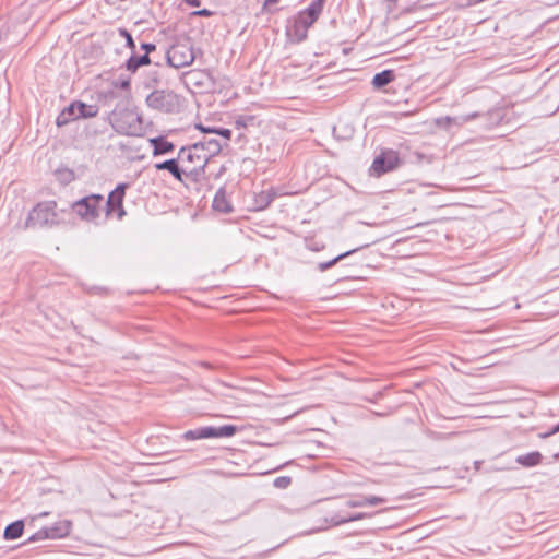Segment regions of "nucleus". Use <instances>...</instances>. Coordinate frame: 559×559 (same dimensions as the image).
<instances>
[{"label":"nucleus","instance_id":"nucleus-39","mask_svg":"<svg viewBox=\"0 0 559 559\" xmlns=\"http://www.w3.org/2000/svg\"><path fill=\"white\" fill-rule=\"evenodd\" d=\"M480 465H481V462H478V461L475 462L476 469H479Z\"/></svg>","mask_w":559,"mask_h":559},{"label":"nucleus","instance_id":"nucleus-35","mask_svg":"<svg viewBox=\"0 0 559 559\" xmlns=\"http://www.w3.org/2000/svg\"><path fill=\"white\" fill-rule=\"evenodd\" d=\"M559 432V424L556 425L554 428H551L549 431L545 432L542 435L543 438H547V437H550L555 433Z\"/></svg>","mask_w":559,"mask_h":559},{"label":"nucleus","instance_id":"nucleus-15","mask_svg":"<svg viewBox=\"0 0 559 559\" xmlns=\"http://www.w3.org/2000/svg\"><path fill=\"white\" fill-rule=\"evenodd\" d=\"M478 117H480V112H477V111L467 114V115L455 116V117L447 116V117L438 119L437 123L439 126L454 124V126L461 127Z\"/></svg>","mask_w":559,"mask_h":559},{"label":"nucleus","instance_id":"nucleus-14","mask_svg":"<svg viewBox=\"0 0 559 559\" xmlns=\"http://www.w3.org/2000/svg\"><path fill=\"white\" fill-rule=\"evenodd\" d=\"M368 516H369V514L362 513V512L354 513V514H347V515H342L340 513H336V514L331 515L330 518H325L324 522L329 526H338V525H342V524H345V523H348V522H355V521L364 520V519H366Z\"/></svg>","mask_w":559,"mask_h":559},{"label":"nucleus","instance_id":"nucleus-22","mask_svg":"<svg viewBox=\"0 0 559 559\" xmlns=\"http://www.w3.org/2000/svg\"><path fill=\"white\" fill-rule=\"evenodd\" d=\"M151 62L147 53L142 56L132 55L126 62L128 71L135 72L141 66L148 64Z\"/></svg>","mask_w":559,"mask_h":559},{"label":"nucleus","instance_id":"nucleus-19","mask_svg":"<svg viewBox=\"0 0 559 559\" xmlns=\"http://www.w3.org/2000/svg\"><path fill=\"white\" fill-rule=\"evenodd\" d=\"M24 530V523L22 520H17L9 524L3 533V537L7 540H13L22 536Z\"/></svg>","mask_w":559,"mask_h":559},{"label":"nucleus","instance_id":"nucleus-9","mask_svg":"<svg viewBox=\"0 0 559 559\" xmlns=\"http://www.w3.org/2000/svg\"><path fill=\"white\" fill-rule=\"evenodd\" d=\"M71 532V522L62 520L53 523L51 526L43 527L29 538V543L39 542L44 539H58L66 537Z\"/></svg>","mask_w":559,"mask_h":559},{"label":"nucleus","instance_id":"nucleus-29","mask_svg":"<svg viewBox=\"0 0 559 559\" xmlns=\"http://www.w3.org/2000/svg\"><path fill=\"white\" fill-rule=\"evenodd\" d=\"M253 120H254L253 116H239L236 119L235 124L237 126V128L247 127L248 123H252Z\"/></svg>","mask_w":559,"mask_h":559},{"label":"nucleus","instance_id":"nucleus-40","mask_svg":"<svg viewBox=\"0 0 559 559\" xmlns=\"http://www.w3.org/2000/svg\"><path fill=\"white\" fill-rule=\"evenodd\" d=\"M49 514V512H41L38 516L43 518V516H47Z\"/></svg>","mask_w":559,"mask_h":559},{"label":"nucleus","instance_id":"nucleus-23","mask_svg":"<svg viewBox=\"0 0 559 559\" xmlns=\"http://www.w3.org/2000/svg\"><path fill=\"white\" fill-rule=\"evenodd\" d=\"M356 251H357V249H353V250H349V251L338 254L337 257L333 258L332 260H329L326 262H320L318 264V270L320 272H325L326 270L334 266L337 262H340L341 260L345 259L346 257L350 255L352 253H354Z\"/></svg>","mask_w":559,"mask_h":559},{"label":"nucleus","instance_id":"nucleus-27","mask_svg":"<svg viewBox=\"0 0 559 559\" xmlns=\"http://www.w3.org/2000/svg\"><path fill=\"white\" fill-rule=\"evenodd\" d=\"M292 484V477L289 476H280L274 479L273 486L277 489H286Z\"/></svg>","mask_w":559,"mask_h":559},{"label":"nucleus","instance_id":"nucleus-34","mask_svg":"<svg viewBox=\"0 0 559 559\" xmlns=\"http://www.w3.org/2000/svg\"><path fill=\"white\" fill-rule=\"evenodd\" d=\"M193 15H198V16H211L213 14L212 11H210L209 9H202V10H199V11H195L192 13Z\"/></svg>","mask_w":559,"mask_h":559},{"label":"nucleus","instance_id":"nucleus-2","mask_svg":"<svg viewBox=\"0 0 559 559\" xmlns=\"http://www.w3.org/2000/svg\"><path fill=\"white\" fill-rule=\"evenodd\" d=\"M61 210L58 212L56 201H43L37 203L28 213L25 226L27 228H47L59 225L62 222Z\"/></svg>","mask_w":559,"mask_h":559},{"label":"nucleus","instance_id":"nucleus-6","mask_svg":"<svg viewBox=\"0 0 559 559\" xmlns=\"http://www.w3.org/2000/svg\"><path fill=\"white\" fill-rule=\"evenodd\" d=\"M98 112L95 105H87L82 102H74L64 108L57 117V124L59 127L68 124L72 120L80 118H92Z\"/></svg>","mask_w":559,"mask_h":559},{"label":"nucleus","instance_id":"nucleus-33","mask_svg":"<svg viewBox=\"0 0 559 559\" xmlns=\"http://www.w3.org/2000/svg\"><path fill=\"white\" fill-rule=\"evenodd\" d=\"M141 48L145 51L144 53L150 55V52L154 51L156 49V46L154 44L144 43L141 45Z\"/></svg>","mask_w":559,"mask_h":559},{"label":"nucleus","instance_id":"nucleus-26","mask_svg":"<svg viewBox=\"0 0 559 559\" xmlns=\"http://www.w3.org/2000/svg\"><path fill=\"white\" fill-rule=\"evenodd\" d=\"M288 34L296 37L298 41H301L307 37V32H302L300 27H297L296 21H294V24L288 29Z\"/></svg>","mask_w":559,"mask_h":559},{"label":"nucleus","instance_id":"nucleus-1","mask_svg":"<svg viewBox=\"0 0 559 559\" xmlns=\"http://www.w3.org/2000/svg\"><path fill=\"white\" fill-rule=\"evenodd\" d=\"M178 157L186 178L193 182H200L204 179L210 156L202 152L201 144L182 146L178 152Z\"/></svg>","mask_w":559,"mask_h":559},{"label":"nucleus","instance_id":"nucleus-3","mask_svg":"<svg viewBox=\"0 0 559 559\" xmlns=\"http://www.w3.org/2000/svg\"><path fill=\"white\" fill-rule=\"evenodd\" d=\"M109 122L112 129L121 135L140 136L143 133L141 116L130 109L114 110Z\"/></svg>","mask_w":559,"mask_h":559},{"label":"nucleus","instance_id":"nucleus-8","mask_svg":"<svg viewBox=\"0 0 559 559\" xmlns=\"http://www.w3.org/2000/svg\"><path fill=\"white\" fill-rule=\"evenodd\" d=\"M128 183H119L115 190H112L107 201H104V209L106 216L116 215L118 219H121L126 215L123 209V199Z\"/></svg>","mask_w":559,"mask_h":559},{"label":"nucleus","instance_id":"nucleus-18","mask_svg":"<svg viewBox=\"0 0 559 559\" xmlns=\"http://www.w3.org/2000/svg\"><path fill=\"white\" fill-rule=\"evenodd\" d=\"M395 74L393 70H383L377 73L372 79V85L374 88H382L393 82Z\"/></svg>","mask_w":559,"mask_h":559},{"label":"nucleus","instance_id":"nucleus-28","mask_svg":"<svg viewBox=\"0 0 559 559\" xmlns=\"http://www.w3.org/2000/svg\"><path fill=\"white\" fill-rule=\"evenodd\" d=\"M345 504H346V507H348V508H361V507H365V506H366V502H365L364 497H359V498L348 499V500L345 502Z\"/></svg>","mask_w":559,"mask_h":559},{"label":"nucleus","instance_id":"nucleus-25","mask_svg":"<svg viewBox=\"0 0 559 559\" xmlns=\"http://www.w3.org/2000/svg\"><path fill=\"white\" fill-rule=\"evenodd\" d=\"M295 21L297 22V27H300L302 32H308V28L316 22L305 11L300 12Z\"/></svg>","mask_w":559,"mask_h":559},{"label":"nucleus","instance_id":"nucleus-4","mask_svg":"<svg viewBox=\"0 0 559 559\" xmlns=\"http://www.w3.org/2000/svg\"><path fill=\"white\" fill-rule=\"evenodd\" d=\"M146 104L152 109L166 114H175L181 108V98L173 91L156 90L147 95Z\"/></svg>","mask_w":559,"mask_h":559},{"label":"nucleus","instance_id":"nucleus-24","mask_svg":"<svg viewBox=\"0 0 559 559\" xmlns=\"http://www.w3.org/2000/svg\"><path fill=\"white\" fill-rule=\"evenodd\" d=\"M325 0H313L310 5L305 10L308 16L313 17L316 21L322 12Z\"/></svg>","mask_w":559,"mask_h":559},{"label":"nucleus","instance_id":"nucleus-31","mask_svg":"<svg viewBox=\"0 0 559 559\" xmlns=\"http://www.w3.org/2000/svg\"><path fill=\"white\" fill-rule=\"evenodd\" d=\"M120 34L126 38L127 46L131 48L132 50L135 49L134 40L131 36V34L127 29H120Z\"/></svg>","mask_w":559,"mask_h":559},{"label":"nucleus","instance_id":"nucleus-12","mask_svg":"<svg viewBox=\"0 0 559 559\" xmlns=\"http://www.w3.org/2000/svg\"><path fill=\"white\" fill-rule=\"evenodd\" d=\"M155 168L157 170H168L176 180L183 182L185 173L181 170L182 168L178 156L176 158L155 164Z\"/></svg>","mask_w":559,"mask_h":559},{"label":"nucleus","instance_id":"nucleus-37","mask_svg":"<svg viewBox=\"0 0 559 559\" xmlns=\"http://www.w3.org/2000/svg\"><path fill=\"white\" fill-rule=\"evenodd\" d=\"M280 0H264L263 7L270 8L273 4H276Z\"/></svg>","mask_w":559,"mask_h":559},{"label":"nucleus","instance_id":"nucleus-36","mask_svg":"<svg viewBox=\"0 0 559 559\" xmlns=\"http://www.w3.org/2000/svg\"><path fill=\"white\" fill-rule=\"evenodd\" d=\"M188 5L198 8L201 5V0H183Z\"/></svg>","mask_w":559,"mask_h":559},{"label":"nucleus","instance_id":"nucleus-17","mask_svg":"<svg viewBox=\"0 0 559 559\" xmlns=\"http://www.w3.org/2000/svg\"><path fill=\"white\" fill-rule=\"evenodd\" d=\"M277 193L275 189L271 188L265 191H261L258 194H255L254 198V205L258 210H264L266 209L276 198Z\"/></svg>","mask_w":559,"mask_h":559},{"label":"nucleus","instance_id":"nucleus-32","mask_svg":"<svg viewBox=\"0 0 559 559\" xmlns=\"http://www.w3.org/2000/svg\"><path fill=\"white\" fill-rule=\"evenodd\" d=\"M204 132H215L219 135H222L226 141H228L231 136V131L229 129H218V130H205L202 128Z\"/></svg>","mask_w":559,"mask_h":559},{"label":"nucleus","instance_id":"nucleus-38","mask_svg":"<svg viewBox=\"0 0 559 559\" xmlns=\"http://www.w3.org/2000/svg\"><path fill=\"white\" fill-rule=\"evenodd\" d=\"M122 87H128L129 86V82L128 81H124L122 84H121Z\"/></svg>","mask_w":559,"mask_h":559},{"label":"nucleus","instance_id":"nucleus-20","mask_svg":"<svg viewBox=\"0 0 559 559\" xmlns=\"http://www.w3.org/2000/svg\"><path fill=\"white\" fill-rule=\"evenodd\" d=\"M542 454L537 451H534L524 455H519L515 461L522 466L533 467L538 465L542 462Z\"/></svg>","mask_w":559,"mask_h":559},{"label":"nucleus","instance_id":"nucleus-13","mask_svg":"<svg viewBox=\"0 0 559 559\" xmlns=\"http://www.w3.org/2000/svg\"><path fill=\"white\" fill-rule=\"evenodd\" d=\"M213 210L219 213L228 214L233 212V205L230 200L227 197V193L224 188H219L213 200Z\"/></svg>","mask_w":559,"mask_h":559},{"label":"nucleus","instance_id":"nucleus-10","mask_svg":"<svg viewBox=\"0 0 559 559\" xmlns=\"http://www.w3.org/2000/svg\"><path fill=\"white\" fill-rule=\"evenodd\" d=\"M400 158L395 151L386 150L378 155L370 167V174L380 177L385 173L395 169L399 165Z\"/></svg>","mask_w":559,"mask_h":559},{"label":"nucleus","instance_id":"nucleus-30","mask_svg":"<svg viewBox=\"0 0 559 559\" xmlns=\"http://www.w3.org/2000/svg\"><path fill=\"white\" fill-rule=\"evenodd\" d=\"M364 499H365L366 506H377L380 503H384L386 501L385 498L378 497V496L364 497Z\"/></svg>","mask_w":559,"mask_h":559},{"label":"nucleus","instance_id":"nucleus-7","mask_svg":"<svg viewBox=\"0 0 559 559\" xmlns=\"http://www.w3.org/2000/svg\"><path fill=\"white\" fill-rule=\"evenodd\" d=\"M239 431L234 425H224L219 427L206 426L183 433L186 440L209 439V438H226L231 437Z\"/></svg>","mask_w":559,"mask_h":559},{"label":"nucleus","instance_id":"nucleus-5","mask_svg":"<svg viewBox=\"0 0 559 559\" xmlns=\"http://www.w3.org/2000/svg\"><path fill=\"white\" fill-rule=\"evenodd\" d=\"M73 212L83 221L95 223L104 210V197L91 194L72 204Z\"/></svg>","mask_w":559,"mask_h":559},{"label":"nucleus","instance_id":"nucleus-11","mask_svg":"<svg viewBox=\"0 0 559 559\" xmlns=\"http://www.w3.org/2000/svg\"><path fill=\"white\" fill-rule=\"evenodd\" d=\"M194 60V53L191 46L177 44L170 47L167 52V62L176 68L190 66Z\"/></svg>","mask_w":559,"mask_h":559},{"label":"nucleus","instance_id":"nucleus-21","mask_svg":"<svg viewBox=\"0 0 559 559\" xmlns=\"http://www.w3.org/2000/svg\"><path fill=\"white\" fill-rule=\"evenodd\" d=\"M197 144L202 145V152H205V155H209L210 159L222 151V144L216 139H209L206 141L198 142Z\"/></svg>","mask_w":559,"mask_h":559},{"label":"nucleus","instance_id":"nucleus-16","mask_svg":"<svg viewBox=\"0 0 559 559\" xmlns=\"http://www.w3.org/2000/svg\"><path fill=\"white\" fill-rule=\"evenodd\" d=\"M148 142L153 147L154 156L164 155L175 150L174 143L165 140L163 136L152 138Z\"/></svg>","mask_w":559,"mask_h":559}]
</instances>
